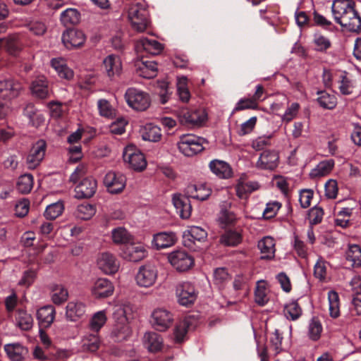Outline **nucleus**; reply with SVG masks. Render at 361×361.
<instances>
[{
    "label": "nucleus",
    "mask_w": 361,
    "mask_h": 361,
    "mask_svg": "<svg viewBox=\"0 0 361 361\" xmlns=\"http://www.w3.org/2000/svg\"><path fill=\"white\" fill-rule=\"evenodd\" d=\"M334 20L353 32H361V16L351 0H334L331 6Z\"/></svg>",
    "instance_id": "1"
},
{
    "label": "nucleus",
    "mask_w": 361,
    "mask_h": 361,
    "mask_svg": "<svg viewBox=\"0 0 361 361\" xmlns=\"http://www.w3.org/2000/svg\"><path fill=\"white\" fill-rule=\"evenodd\" d=\"M148 13L144 0H134L128 10V17L134 30L137 32H144L148 25Z\"/></svg>",
    "instance_id": "2"
},
{
    "label": "nucleus",
    "mask_w": 361,
    "mask_h": 361,
    "mask_svg": "<svg viewBox=\"0 0 361 361\" xmlns=\"http://www.w3.org/2000/svg\"><path fill=\"white\" fill-rule=\"evenodd\" d=\"M205 139L193 134L183 135L178 142L179 151L186 157H192L204 149Z\"/></svg>",
    "instance_id": "3"
},
{
    "label": "nucleus",
    "mask_w": 361,
    "mask_h": 361,
    "mask_svg": "<svg viewBox=\"0 0 361 361\" xmlns=\"http://www.w3.org/2000/svg\"><path fill=\"white\" fill-rule=\"evenodd\" d=\"M125 99L130 107L138 111L147 110L151 104V99L148 93L134 87L128 88L126 90Z\"/></svg>",
    "instance_id": "4"
},
{
    "label": "nucleus",
    "mask_w": 361,
    "mask_h": 361,
    "mask_svg": "<svg viewBox=\"0 0 361 361\" xmlns=\"http://www.w3.org/2000/svg\"><path fill=\"white\" fill-rule=\"evenodd\" d=\"M157 267L150 263L140 266L135 276L137 286L145 288L152 287L157 283Z\"/></svg>",
    "instance_id": "5"
},
{
    "label": "nucleus",
    "mask_w": 361,
    "mask_h": 361,
    "mask_svg": "<svg viewBox=\"0 0 361 361\" xmlns=\"http://www.w3.org/2000/svg\"><path fill=\"white\" fill-rule=\"evenodd\" d=\"M176 115L180 123L190 126H200L207 120V114L204 109L190 110L182 108L177 111Z\"/></svg>",
    "instance_id": "6"
},
{
    "label": "nucleus",
    "mask_w": 361,
    "mask_h": 361,
    "mask_svg": "<svg viewBox=\"0 0 361 361\" xmlns=\"http://www.w3.org/2000/svg\"><path fill=\"white\" fill-rule=\"evenodd\" d=\"M148 255L147 246L141 242H130L122 249L121 257L128 262H138Z\"/></svg>",
    "instance_id": "7"
},
{
    "label": "nucleus",
    "mask_w": 361,
    "mask_h": 361,
    "mask_svg": "<svg viewBox=\"0 0 361 361\" xmlns=\"http://www.w3.org/2000/svg\"><path fill=\"white\" fill-rule=\"evenodd\" d=\"M96 264L97 268L105 275H114L120 268V262L115 255L109 252H103L97 255Z\"/></svg>",
    "instance_id": "8"
},
{
    "label": "nucleus",
    "mask_w": 361,
    "mask_h": 361,
    "mask_svg": "<svg viewBox=\"0 0 361 361\" xmlns=\"http://www.w3.org/2000/svg\"><path fill=\"white\" fill-rule=\"evenodd\" d=\"M123 157L124 161L135 171H141L147 166L144 154L134 145H128L125 147Z\"/></svg>",
    "instance_id": "9"
},
{
    "label": "nucleus",
    "mask_w": 361,
    "mask_h": 361,
    "mask_svg": "<svg viewBox=\"0 0 361 361\" xmlns=\"http://www.w3.org/2000/svg\"><path fill=\"white\" fill-rule=\"evenodd\" d=\"M171 265L178 271H186L194 266V259L183 250H176L168 254Z\"/></svg>",
    "instance_id": "10"
},
{
    "label": "nucleus",
    "mask_w": 361,
    "mask_h": 361,
    "mask_svg": "<svg viewBox=\"0 0 361 361\" xmlns=\"http://www.w3.org/2000/svg\"><path fill=\"white\" fill-rule=\"evenodd\" d=\"M173 321V314L165 308H157L152 312L151 322L157 330L164 331L169 329Z\"/></svg>",
    "instance_id": "11"
},
{
    "label": "nucleus",
    "mask_w": 361,
    "mask_h": 361,
    "mask_svg": "<svg viewBox=\"0 0 361 361\" xmlns=\"http://www.w3.org/2000/svg\"><path fill=\"white\" fill-rule=\"evenodd\" d=\"M46 148L47 144L44 140H39L32 145L26 158L28 169H34L39 165L44 157Z\"/></svg>",
    "instance_id": "12"
},
{
    "label": "nucleus",
    "mask_w": 361,
    "mask_h": 361,
    "mask_svg": "<svg viewBox=\"0 0 361 361\" xmlns=\"http://www.w3.org/2000/svg\"><path fill=\"white\" fill-rule=\"evenodd\" d=\"M23 90L22 85L12 78L0 80V97L11 100L19 96Z\"/></svg>",
    "instance_id": "13"
},
{
    "label": "nucleus",
    "mask_w": 361,
    "mask_h": 361,
    "mask_svg": "<svg viewBox=\"0 0 361 361\" xmlns=\"http://www.w3.org/2000/svg\"><path fill=\"white\" fill-rule=\"evenodd\" d=\"M104 183L109 192L117 194L122 192L125 188L126 178L121 173L109 171L104 177Z\"/></svg>",
    "instance_id": "14"
},
{
    "label": "nucleus",
    "mask_w": 361,
    "mask_h": 361,
    "mask_svg": "<svg viewBox=\"0 0 361 361\" xmlns=\"http://www.w3.org/2000/svg\"><path fill=\"white\" fill-rule=\"evenodd\" d=\"M176 296L178 302L183 306L192 304L197 298L194 286L188 282L180 283L176 287Z\"/></svg>",
    "instance_id": "15"
},
{
    "label": "nucleus",
    "mask_w": 361,
    "mask_h": 361,
    "mask_svg": "<svg viewBox=\"0 0 361 361\" xmlns=\"http://www.w3.org/2000/svg\"><path fill=\"white\" fill-rule=\"evenodd\" d=\"M177 237L173 232H159L152 236L151 245L156 250L169 248L175 245Z\"/></svg>",
    "instance_id": "16"
},
{
    "label": "nucleus",
    "mask_w": 361,
    "mask_h": 361,
    "mask_svg": "<svg viewBox=\"0 0 361 361\" xmlns=\"http://www.w3.org/2000/svg\"><path fill=\"white\" fill-rule=\"evenodd\" d=\"M114 290L112 283L107 279L99 278L91 287L92 295L95 298H104L111 296Z\"/></svg>",
    "instance_id": "17"
},
{
    "label": "nucleus",
    "mask_w": 361,
    "mask_h": 361,
    "mask_svg": "<svg viewBox=\"0 0 361 361\" xmlns=\"http://www.w3.org/2000/svg\"><path fill=\"white\" fill-rule=\"evenodd\" d=\"M86 40L84 32L78 30H67L62 35V42L68 49L82 46Z\"/></svg>",
    "instance_id": "18"
},
{
    "label": "nucleus",
    "mask_w": 361,
    "mask_h": 361,
    "mask_svg": "<svg viewBox=\"0 0 361 361\" xmlns=\"http://www.w3.org/2000/svg\"><path fill=\"white\" fill-rule=\"evenodd\" d=\"M97 188V183L93 178H84L75 189V197L78 199L90 198L94 195Z\"/></svg>",
    "instance_id": "19"
},
{
    "label": "nucleus",
    "mask_w": 361,
    "mask_h": 361,
    "mask_svg": "<svg viewBox=\"0 0 361 361\" xmlns=\"http://www.w3.org/2000/svg\"><path fill=\"white\" fill-rule=\"evenodd\" d=\"M197 321L194 316H187L180 320L174 329L175 339L177 342H181L184 340L188 331L193 329L196 325Z\"/></svg>",
    "instance_id": "20"
},
{
    "label": "nucleus",
    "mask_w": 361,
    "mask_h": 361,
    "mask_svg": "<svg viewBox=\"0 0 361 361\" xmlns=\"http://www.w3.org/2000/svg\"><path fill=\"white\" fill-rule=\"evenodd\" d=\"M135 48L137 51H145L147 54L157 55L164 49L162 44L154 39L142 37L137 41Z\"/></svg>",
    "instance_id": "21"
},
{
    "label": "nucleus",
    "mask_w": 361,
    "mask_h": 361,
    "mask_svg": "<svg viewBox=\"0 0 361 361\" xmlns=\"http://www.w3.org/2000/svg\"><path fill=\"white\" fill-rule=\"evenodd\" d=\"M188 195H174L173 197V204L177 213L182 219H188L192 212V207Z\"/></svg>",
    "instance_id": "22"
},
{
    "label": "nucleus",
    "mask_w": 361,
    "mask_h": 361,
    "mask_svg": "<svg viewBox=\"0 0 361 361\" xmlns=\"http://www.w3.org/2000/svg\"><path fill=\"white\" fill-rule=\"evenodd\" d=\"M279 159V157L276 152L266 150L260 154L257 166L260 169L272 170L278 166Z\"/></svg>",
    "instance_id": "23"
},
{
    "label": "nucleus",
    "mask_w": 361,
    "mask_h": 361,
    "mask_svg": "<svg viewBox=\"0 0 361 361\" xmlns=\"http://www.w3.org/2000/svg\"><path fill=\"white\" fill-rule=\"evenodd\" d=\"M136 73L144 78H154L158 71L157 64L153 61L138 60L135 62Z\"/></svg>",
    "instance_id": "24"
},
{
    "label": "nucleus",
    "mask_w": 361,
    "mask_h": 361,
    "mask_svg": "<svg viewBox=\"0 0 361 361\" xmlns=\"http://www.w3.org/2000/svg\"><path fill=\"white\" fill-rule=\"evenodd\" d=\"M103 63L109 78L118 76L122 72V62L118 56L109 55L104 59Z\"/></svg>",
    "instance_id": "25"
},
{
    "label": "nucleus",
    "mask_w": 361,
    "mask_h": 361,
    "mask_svg": "<svg viewBox=\"0 0 361 361\" xmlns=\"http://www.w3.org/2000/svg\"><path fill=\"white\" fill-rule=\"evenodd\" d=\"M4 350L12 361H23L28 353L27 348L19 343L6 344Z\"/></svg>",
    "instance_id": "26"
},
{
    "label": "nucleus",
    "mask_w": 361,
    "mask_h": 361,
    "mask_svg": "<svg viewBox=\"0 0 361 361\" xmlns=\"http://www.w3.org/2000/svg\"><path fill=\"white\" fill-rule=\"evenodd\" d=\"M140 133L142 138L146 141L157 142L160 141L162 137L161 128L152 123H147L143 126L140 128Z\"/></svg>",
    "instance_id": "27"
},
{
    "label": "nucleus",
    "mask_w": 361,
    "mask_h": 361,
    "mask_svg": "<svg viewBox=\"0 0 361 361\" xmlns=\"http://www.w3.org/2000/svg\"><path fill=\"white\" fill-rule=\"evenodd\" d=\"M55 314V309L51 305H47L39 308L37 312L39 326L44 328L50 326L54 320Z\"/></svg>",
    "instance_id": "28"
},
{
    "label": "nucleus",
    "mask_w": 361,
    "mask_h": 361,
    "mask_svg": "<svg viewBox=\"0 0 361 361\" xmlns=\"http://www.w3.org/2000/svg\"><path fill=\"white\" fill-rule=\"evenodd\" d=\"M186 193L191 198L203 201L210 196L212 190L205 184L190 185L187 187Z\"/></svg>",
    "instance_id": "29"
},
{
    "label": "nucleus",
    "mask_w": 361,
    "mask_h": 361,
    "mask_svg": "<svg viewBox=\"0 0 361 361\" xmlns=\"http://www.w3.org/2000/svg\"><path fill=\"white\" fill-rule=\"evenodd\" d=\"M30 90L32 94L40 99L47 98L49 95L48 82L44 76L37 77L32 82Z\"/></svg>",
    "instance_id": "30"
},
{
    "label": "nucleus",
    "mask_w": 361,
    "mask_h": 361,
    "mask_svg": "<svg viewBox=\"0 0 361 361\" xmlns=\"http://www.w3.org/2000/svg\"><path fill=\"white\" fill-rule=\"evenodd\" d=\"M51 66L56 71L60 78L68 80L73 78V71L67 66L63 59H52L51 61Z\"/></svg>",
    "instance_id": "31"
},
{
    "label": "nucleus",
    "mask_w": 361,
    "mask_h": 361,
    "mask_svg": "<svg viewBox=\"0 0 361 361\" xmlns=\"http://www.w3.org/2000/svg\"><path fill=\"white\" fill-rule=\"evenodd\" d=\"M212 172L221 178H228L232 175L230 166L224 161L215 159L209 163Z\"/></svg>",
    "instance_id": "32"
},
{
    "label": "nucleus",
    "mask_w": 361,
    "mask_h": 361,
    "mask_svg": "<svg viewBox=\"0 0 361 361\" xmlns=\"http://www.w3.org/2000/svg\"><path fill=\"white\" fill-rule=\"evenodd\" d=\"M143 344L149 352H157L161 349L163 341L155 332H147L144 335Z\"/></svg>",
    "instance_id": "33"
},
{
    "label": "nucleus",
    "mask_w": 361,
    "mask_h": 361,
    "mask_svg": "<svg viewBox=\"0 0 361 361\" xmlns=\"http://www.w3.org/2000/svg\"><path fill=\"white\" fill-rule=\"evenodd\" d=\"M258 247L262 255V258L271 259L275 254V240L270 236H266L258 243Z\"/></svg>",
    "instance_id": "34"
},
{
    "label": "nucleus",
    "mask_w": 361,
    "mask_h": 361,
    "mask_svg": "<svg viewBox=\"0 0 361 361\" xmlns=\"http://www.w3.org/2000/svg\"><path fill=\"white\" fill-rule=\"evenodd\" d=\"M334 166V161L328 159L320 161L313 169L311 170L310 176L316 178L327 176L331 173Z\"/></svg>",
    "instance_id": "35"
},
{
    "label": "nucleus",
    "mask_w": 361,
    "mask_h": 361,
    "mask_svg": "<svg viewBox=\"0 0 361 361\" xmlns=\"http://www.w3.org/2000/svg\"><path fill=\"white\" fill-rule=\"evenodd\" d=\"M207 231L200 226H192L188 227L183 233L185 240L195 243V241L203 242L207 239Z\"/></svg>",
    "instance_id": "36"
},
{
    "label": "nucleus",
    "mask_w": 361,
    "mask_h": 361,
    "mask_svg": "<svg viewBox=\"0 0 361 361\" xmlns=\"http://www.w3.org/2000/svg\"><path fill=\"white\" fill-rule=\"evenodd\" d=\"M85 312V305L78 301H71L66 306V316L72 321L77 320L84 315Z\"/></svg>",
    "instance_id": "37"
},
{
    "label": "nucleus",
    "mask_w": 361,
    "mask_h": 361,
    "mask_svg": "<svg viewBox=\"0 0 361 361\" xmlns=\"http://www.w3.org/2000/svg\"><path fill=\"white\" fill-rule=\"evenodd\" d=\"M16 325L23 331H29L33 326V319L29 313L24 310H18L16 314Z\"/></svg>",
    "instance_id": "38"
},
{
    "label": "nucleus",
    "mask_w": 361,
    "mask_h": 361,
    "mask_svg": "<svg viewBox=\"0 0 361 361\" xmlns=\"http://www.w3.org/2000/svg\"><path fill=\"white\" fill-rule=\"evenodd\" d=\"M111 238L115 244H128L133 240V235L123 227H118L111 231Z\"/></svg>",
    "instance_id": "39"
},
{
    "label": "nucleus",
    "mask_w": 361,
    "mask_h": 361,
    "mask_svg": "<svg viewBox=\"0 0 361 361\" xmlns=\"http://www.w3.org/2000/svg\"><path fill=\"white\" fill-rule=\"evenodd\" d=\"M312 44L317 51L324 53L331 48V42L330 39L320 32H316L313 35Z\"/></svg>",
    "instance_id": "40"
},
{
    "label": "nucleus",
    "mask_w": 361,
    "mask_h": 361,
    "mask_svg": "<svg viewBox=\"0 0 361 361\" xmlns=\"http://www.w3.org/2000/svg\"><path fill=\"white\" fill-rule=\"evenodd\" d=\"M329 263L322 257H319L314 266V276L319 281L324 282L328 278Z\"/></svg>",
    "instance_id": "41"
},
{
    "label": "nucleus",
    "mask_w": 361,
    "mask_h": 361,
    "mask_svg": "<svg viewBox=\"0 0 361 361\" xmlns=\"http://www.w3.org/2000/svg\"><path fill=\"white\" fill-rule=\"evenodd\" d=\"M329 315L332 318L340 316V298L338 293L334 290L328 292Z\"/></svg>",
    "instance_id": "42"
},
{
    "label": "nucleus",
    "mask_w": 361,
    "mask_h": 361,
    "mask_svg": "<svg viewBox=\"0 0 361 361\" xmlns=\"http://www.w3.org/2000/svg\"><path fill=\"white\" fill-rule=\"evenodd\" d=\"M283 313L287 319L294 321L302 315V310L296 300H292L284 306Z\"/></svg>",
    "instance_id": "43"
},
{
    "label": "nucleus",
    "mask_w": 361,
    "mask_h": 361,
    "mask_svg": "<svg viewBox=\"0 0 361 361\" xmlns=\"http://www.w3.org/2000/svg\"><path fill=\"white\" fill-rule=\"evenodd\" d=\"M80 13L75 8H67L61 14V22L64 26H71L80 21Z\"/></svg>",
    "instance_id": "44"
},
{
    "label": "nucleus",
    "mask_w": 361,
    "mask_h": 361,
    "mask_svg": "<svg viewBox=\"0 0 361 361\" xmlns=\"http://www.w3.org/2000/svg\"><path fill=\"white\" fill-rule=\"evenodd\" d=\"M99 114L106 118H113L116 116V109L105 99L97 101Z\"/></svg>",
    "instance_id": "45"
},
{
    "label": "nucleus",
    "mask_w": 361,
    "mask_h": 361,
    "mask_svg": "<svg viewBox=\"0 0 361 361\" xmlns=\"http://www.w3.org/2000/svg\"><path fill=\"white\" fill-rule=\"evenodd\" d=\"M346 259L351 263L352 267L361 266V248L357 245H349L346 252Z\"/></svg>",
    "instance_id": "46"
},
{
    "label": "nucleus",
    "mask_w": 361,
    "mask_h": 361,
    "mask_svg": "<svg viewBox=\"0 0 361 361\" xmlns=\"http://www.w3.org/2000/svg\"><path fill=\"white\" fill-rule=\"evenodd\" d=\"M67 289L61 284L54 285L51 288V300L54 303L60 305L68 299Z\"/></svg>",
    "instance_id": "47"
},
{
    "label": "nucleus",
    "mask_w": 361,
    "mask_h": 361,
    "mask_svg": "<svg viewBox=\"0 0 361 361\" xmlns=\"http://www.w3.org/2000/svg\"><path fill=\"white\" fill-rule=\"evenodd\" d=\"M242 241L241 235L233 231H227L221 235L220 243L226 246H236Z\"/></svg>",
    "instance_id": "48"
},
{
    "label": "nucleus",
    "mask_w": 361,
    "mask_h": 361,
    "mask_svg": "<svg viewBox=\"0 0 361 361\" xmlns=\"http://www.w3.org/2000/svg\"><path fill=\"white\" fill-rule=\"evenodd\" d=\"M113 334L118 341L124 340L129 336L130 330L125 317H123L121 322L115 326L113 330Z\"/></svg>",
    "instance_id": "49"
},
{
    "label": "nucleus",
    "mask_w": 361,
    "mask_h": 361,
    "mask_svg": "<svg viewBox=\"0 0 361 361\" xmlns=\"http://www.w3.org/2000/svg\"><path fill=\"white\" fill-rule=\"evenodd\" d=\"M317 102L322 108L327 109H333L337 104V99L335 94L326 92L319 93Z\"/></svg>",
    "instance_id": "50"
},
{
    "label": "nucleus",
    "mask_w": 361,
    "mask_h": 361,
    "mask_svg": "<svg viewBox=\"0 0 361 361\" xmlns=\"http://www.w3.org/2000/svg\"><path fill=\"white\" fill-rule=\"evenodd\" d=\"M96 209L92 204L84 203L78 205L75 212L77 218L82 220L91 219L95 214Z\"/></svg>",
    "instance_id": "51"
},
{
    "label": "nucleus",
    "mask_w": 361,
    "mask_h": 361,
    "mask_svg": "<svg viewBox=\"0 0 361 361\" xmlns=\"http://www.w3.org/2000/svg\"><path fill=\"white\" fill-rule=\"evenodd\" d=\"M100 345V341L97 334H89L82 340V348L85 351L95 352Z\"/></svg>",
    "instance_id": "52"
},
{
    "label": "nucleus",
    "mask_w": 361,
    "mask_h": 361,
    "mask_svg": "<svg viewBox=\"0 0 361 361\" xmlns=\"http://www.w3.org/2000/svg\"><path fill=\"white\" fill-rule=\"evenodd\" d=\"M255 302L261 306L264 305L269 301L267 288L265 282L263 281H259L257 283L255 292Z\"/></svg>",
    "instance_id": "53"
},
{
    "label": "nucleus",
    "mask_w": 361,
    "mask_h": 361,
    "mask_svg": "<svg viewBox=\"0 0 361 361\" xmlns=\"http://www.w3.org/2000/svg\"><path fill=\"white\" fill-rule=\"evenodd\" d=\"M33 188V176L26 173L20 176L17 182L18 190L23 194L28 193Z\"/></svg>",
    "instance_id": "54"
},
{
    "label": "nucleus",
    "mask_w": 361,
    "mask_h": 361,
    "mask_svg": "<svg viewBox=\"0 0 361 361\" xmlns=\"http://www.w3.org/2000/svg\"><path fill=\"white\" fill-rule=\"evenodd\" d=\"M106 319L107 317L105 310H101L94 313L90 321V329L98 331L105 324Z\"/></svg>",
    "instance_id": "55"
},
{
    "label": "nucleus",
    "mask_w": 361,
    "mask_h": 361,
    "mask_svg": "<svg viewBox=\"0 0 361 361\" xmlns=\"http://www.w3.org/2000/svg\"><path fill=\"white\" fill-rule=\"evenodd\" d=\"M258 188V184L257 183H243L240 182L237 184L235 190L237 196L243 199L247 197V195L251 193L252 191L257 190Z\"/></svg>",
    "instance_id": "56"
},
{
    "label": "nucleus",
    "mask_w": 361,
    "mask_h": 361,
    "mask_svg": "<svg viewBox=\"0 0 361 361\" xmlns=\"http://www.w3.org/2000/svg\"><path fill=\"white\" fill-rule=\"evenodd\" d=\"M64 205L63 202L58 201L47 207L44 212V216L47 219H55L63 212Z\"/></svg>",
    "instance_id": "57"
},
{
    "label": "nucleus",
    "mask_w": 361,
    "mask_h": 361,
    "mask_svg": "<svg viewBox=\"0 0 361 361\" xmlns=\"http://www.w3.org/2000/svg\"><path fill=\"white\" fill-rule=\"evenodd\" d=\"M352 215V209L343 207L339 210L335 219V225L341 228H347L349 226V218Z\"/></svg>",
    "instance_id": "58"
},
{
    "label": "nucleus",
    "mask_w": 361,
    "mask_h": 361,
    "mask_svg": "<svg viewBox=\"0 0 361 361\" xmlns=\"http://www.w3.org/2000/svg\"><path fill=\"white\" fill-rule=\"evenodd\" d=\"M300 106L298 102H293L288 105L283 114L281 116L283 123H288L295 118L299 113Z\"/></svg>",
    "instance_id": "59"
},
{
    "label": "nucleus",
    "mask_w": 361,
    "mask_h": 361,
    "mask_svg": "<svg viewBox=\"0 0 361 361\" xmlns=\"http://www.w3.org/2000/svg\"><path fill=\"white\" fill-rule=\"evenodd\" d=\"M322 326L321 322L314 318L312 319L308 325V336L312 341H317L322 334Z\"/></svg>",
    "instance_id": "60"
},
{
    "label": "nucleus",
    "mask_w": 361,
    "mask_h": 361,
    "mask_svg": "<svg viewBox=\"0 0 361 361\" xmlns=\"http://www.w3.org/2000/svg\"><path fill=\"white\" fill-rule=\"evenodd\" d=\"M258 109V103L254 101V99L250 97H244L241 98L235 104L233 112L243 111L245 109Z\"/></svg>",
    "instance_id": "61"
},
{
    "label": "nucleus",
    "mask_w": 361,
    "mask_h": 361,
    "mask_svg": "<svg viewBox=\"0 0 361 361\" xmlns=\"http://www.w3.org/2000/svg\"><path fill=\"white\" fill-rule=\"evenodd\" d=\"M5 49L12 55H15L21 49L22 44L16 36L4 38Z\"/></svg>",
    "instance_id": "62"
},
{
    "label": "nucleus",
    "mask_w": 361,
    "mask_h": 361,
    "mask_svg": "<svg viewBox=\"0 0 361 361\" xmlns=\"http://www.w3.org/2000/svg\"><path fill=\"white\" fill-rule=\"evenodd\" d=\"M47 107L51 117L59 118L67 110L65 105L59 102L52 101L47 104Z\"/></svg>",
    "instance_id": "63"
},
{
    "label": "nucleus",
    "mask_w": 361,
    "mask_h": 361,
    "mask_svg": "<svg viewBox=\"0 0 361 361\" xmlns=\"http://www.w3.org/2000/svg\"><path fill=\"white\" fill-rule=\"evenodd\" d=\"M294 251L300 257L305 258L307 255V247L305 243L300 239L298 235H294L293 241L292 243Z\"/></svg>",
    "instance_id": "64"
}]
</instances>
